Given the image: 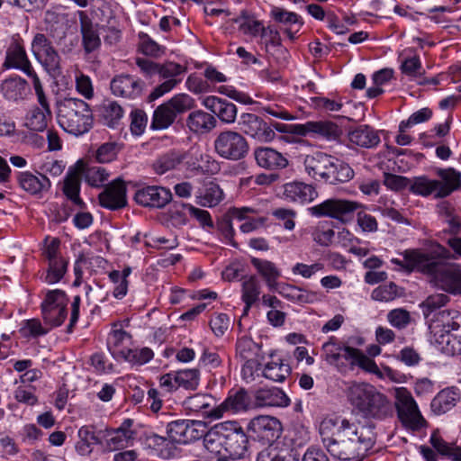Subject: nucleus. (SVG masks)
Instances as JSON below:
<instances>
[{
  "instance_id": "obj_47",
  "label": "nucleus",
  "mask_w": 461,
  "mask_h": 461,
  "mask_svg": "<svg viewBox=\"0 0 461 461\" xmlns=\"http://www.w3.org/2000/svg\"><path fill=\"white\" fill-rule=\"evenodd\" d=\"M50 118V109L34 107L27 114L26 126L32 131H42L47 128L48 120Z\"/></svg>"
},
{
  "instance_id": "obj_18",
  "label": "nucleus",
  "mask_w": 461,
  "mask_h": 461,
  "mask_svg": "<svg viewBox=\"0 0 461 461\" xmlns=\"http://www.w3.org/2000/svg\"><path fill=\"white\" fill-rule=\"evenodd\" d=\"M98 198L101 206L106 209L115 211L123 208L127 204L124 182L120 178L113 180L105 186Z\"/></svg>"
},
{
  "instance_id": "obj_42",
  "label": "nucleus",
  "mask_w": 461,
  "mask_h": 461,
  "mask_svg": "<svg viewBox=\"0 0 461 461\" xmlns=\"http://www.w3.org/2000/svg\"><path fill=\"white\" fill-rule=\"evenodd\" d=\"M232 22L239 25V31L241 33L250 37L260 36L264 27L262 22L257 20L254 16L249 15L246 11H242L240 16L233 18Z\"/></svg>"
},
{
  "instance_id": "obj_57",
  "label": "nucleus",
  "mask_w": 461,
  "mask_h": 461,
  "mask_svg": "<svg viewBox=\"0 0 461 461\" xmlns=\"http://www.w3.org/2000/svg\"><path fill=\"white\" fill-rule=\"evenodd\" d=\"M444 354L448 356L461 355V329L454 331L444 340L436 345Z\"/></svg>"
},
{
  "instance_id": "obj_14",
  "label": "nucleus",
  "mask_w": 461,
  "mask_h": 461,
  "mask_svg": "<svg viewBox=\"0 0 461 461\" xmlns=\"http://www.w3.org/2000/svg\"><path fill=\"white\" fill-rule=\"evenodd\" d=\"M185 72V68L175 62L158 64L157 74L165 81L153 89L149 95L148 100L152 102L173 90L181 82V79L176 77Z\"/></svg>"
},
{
  "instance_id": "obj_53",
  "label": "nucleus",
  "mask_w": 461,
  "mask_h": 461,
  "mask_svg": "<svg viewBox=\"0 0 461 461\" xmlns=\"http://www.w3.org/2000/svg\"><path fill=\"white\" fill-rule=\"evenodd\" d=\"M123 110L122 106L114 101H108L101 107V118L108 127H115L122 118Z\"/></svg>"
},
{
  "instance_id": "obj_19",
  "label": "nucleus",
  "mask_w": 461,
  "mask_h": 461,
  "mask_svg": "<svg viewBox=\"0 0 461 461\" xmlns=\"http://www.w3.org/2000/svg\"><path fill=\"white\" fill-rule=\"evenodd\" d=\"M144 83L131 75H119L113 78L110 84L113 94L123 98L135 99L140 96Z\"/></svg>"
},
{
  "instance_id": "obj_7",
  "label": "nucleus",
  "mask_w": 461,
  "mask_h": 461,
  "mask_svg": "<svg viewBox=\"0 0 461 461\" xmlns=\"http://www.w3.org/2000/svg\"><path fill=\"white\" fill-rule=\"evenodd\" d=\"M362 205L354 201L327 199L309 208V212L315 217H329L342 222H348L353 219L355 212Z\"/></svg>"
},
{
  "instance_id": "obj_46",
  "label": "nucleus",
  "mask_w": 461,
  "mask_h": 461,
  "mask_svg": "<svg viewBox=\"0 0 461 461\" xmlns=\"http://www.w3.org/2000/svg\"><path fill=\"white\" fill-rule=\"evenodd\" d=\"M291 366L289 364L285 363L283 360L268 362L263 370V375L267 379L274 382L282 383L291 374Z\"/></svg>"
},
{
  "instance_id": "obj_24",
  "label": "nucleus",
  "mask_w": 461,
  "mask_h": 461,
  "mask_svg": "<svg viewBox=\"0 0 461 461\" xmlns=\"http://www.w3.org/2000/svg\"><path fill=\"white\" fill-rule=\"evenodd\" d=\"M203 104L215 114L224 123H233L237 117V106L226 100L217 96H207Z\"/></svg>"
},
{
  "instance_id": "obj_54",
  "label": "nucleus",
  "mask_w": 461,
  "mask_h": 461,
  "mask_svg": "<svg viewBox=\"0 0 461 461\" xmlns=\"http://www.w3.org/2000/svg\"><path fill=\"white\" fill-rule=\"evenodd\" d=\"M80 180L76 172L68 173L64 180L63 193L75 204L82 206L83 201L79 197Z\"/></svg>"
},
{
  "instance_id": "obj_41",
  "label": "nucleus",
  "mask_w": 461,
  "mask_h": 461,
  "mask_svg": "<svg viewBox=\"0 0 461 461\" xmlns=\"http://www.w3.org/2000/svg\"><path fill=\"white\" fill-rule=\"evenodd\" d=\"M241 292V298L245 303L244 312H248L260 294V282L258 277L255 276L245 277L242 281Z\"/></svg>"
},
{
  "instance_id": "obj_50",
  "label": "nucleus",
  "mask_w": 461,
  "mask_h": 461,
  "mask_svg": "<svg viewBox=\"0 0 461 461\" xmlns=\"http://www.w3.org/2000/svg\"><path fill=\"white\" fill-rule=\"evenodd\" d=\"M438 183L436 179H429L425 176L414 177L411 180L410 191L415 194L429 196L432 194L436 196Z\"/></svg>"
},
{
  "instance_id": "obj_10",
  "label": "nucleus",
  "mask_w": 461,
  "mask_h": 461,
  "mask_svg": "<svg viewBox=\"0 0 461 461\" xmlns=\"http://www.w3.org/2000/svg\"><path fill=\"white\" fill-rule=\"evenodd\" d=\"M206 424L201 420H177L167 426L168 438L177 444H188L202 438Z\"/></svg>"
},
{
  "instance_id": "obj_38",
  "label": "nucleus",
  "mask_w": 461,
  "mask_h": 461,
  "mask_svg": "<svg viewBox=\"0 0 461 461\" xmlns=\"http://www.w3.org/2000/svg\"><path fill=\"white\" fill-rule=\"evenodd\" d=\"M250 262L258 273L264 278L267 285L270 289H274L277 279L281 276V272L276 266L271 261L258 258H252Z\"/></svg>"
},
{
  "instance_id": "obj_32",
  "label": "nucleus",
  "mask_w": 461,
  "mask_h": 461,
  "mask_svg": "<svg viewBox=\"0 0 461 461\" xmlns=\"http://www.w3.org/2000/svg\"><path fill=\"white\" fill-rule=\"evenodd\" d=\"M28 91L26 80L20 77H8L2 81L0 85V92L8 101L18 102L23 100Z\"/></svg>"
},
{
  "instance_id": "obj_1",
  "label": "nucleus",
  "mask_w": 461,
  "mask_h": 461,
  "mask_svg": "<svg viewBox=\"0 0 461 461\" xmlns=\"http://www.w3.org/2000/svg\"><path fill=\"white\" fill-rule=\"evenodd\" d=\"M319 433L330 456L343 461L362 458L375 443L374 425L342 416L324 418L320 423Z\"/></svg>"
},
{
  "instance_id": "obj_40",
  "label": "nucleus",
  "mask_w": 461,
  "mask_h": 461,
  "mask_svg": "<svg viewBox=\"0 0 461 461\" xmlns=\"http://www.w3.org/2000/svg\"><path fill=\"white\" fill-rule=\"evenodd\" d=\"M131 335L123 330L121 328V324L114 323L107 339L108 348L113 355L121 357V351L129 349L126 348V344L131 342Z\"/></svg>"
},
{
  "instance_id": "obj_36",
  "label": "nucleus",
  "mask_w": 461,
  "mask_h": 461,
  "mask_svg": "<svg viewBox=\"0 0 461 461\" xmlns=\"http://www.w3.org/2000/svg\"><path fill=\"white\" fill-rule=\"evenodd\" d=\"M76 451L81 456H88L92 453L94 446L100 444V439L95 435V427L91 425L82 426L77 432Z\"/></svg>"
},
{
  "instance_id": "obj_64",
  "label": "nucleus",
  "mask_w": 461,
  "mask_h": 461,
  "mask_svg": "<svg viewBox=\"0 0 461 461\" xmlns=\"http://www.w3.org/2000/svg\"><path fill=\"white\" fill-rule=\"evenodd\" d=\"M257 461H294V458L276 447H267L258 453Z\"/></svg>"
},
{
  "instance_id": "obj_22",
  "label": "nucleus",
  "mask_w": 461,
  "mask_h": 461,
  "mask_svg": "<svg viewBox=\"0 0 461 461\" xmlns=\"http://www.w3.org/2000/svg\"><path fill=\"white\" fill-rule=\"evenodd\" d=\"M80 23V33L82 35V46L86 54L99 50L101 39L97 31V24H95L84 11H78Z\"/></svg>"
},
{
  "instance_id": "obj_60",
  "label": "nucleus",
  "mask_w": 461,
  "mask_h": 461,
  "mask_svg": "<svg viewBox=\"0 0 461 461\" xmlns=\"http://www.w3.org/2000/svg\"><path fill=\"white\" fill-rule=\"evenodd\" d=\"M345 347H341L337 339L334 337L322 345L323 357L330 365L337 366L341 357H344V354L341 355V351H344Z\"/></svg>"
},
{
  "instance_id": "obj_20",
  "label": "nucleus",
  "mask_w": 461,
  "mask_h": 461,
  "mask_svg": "<svg viewBox=\"0 0 461 461\" xmlns=\"http://www.w3.org/2000/svg\"><path fill=\"white\" fill-rule=\"evenodd\" d=\"M4 67L7 68H16L23 73L32 67L28 59L23 41L18 35L13 38L12 42L6 50Z\"/></svg>"
},
{
  "instance_id": "obj_11",
  "label": "nucleus",
  "mask_w": 461,
  "mask_h": 461,
  "mask_svg": "<svg viewBox=\"0 0 461 461\" xmlns=\"http://www.w3.org/2000/svg\"><path fill=\"white\" fill-rule=\"evenodd\" d=\"M31 50L35 59L49 73L60 68V56L50 40L43 33H36L32 41Z\"/></svg>"
},
{
  "instance_id": "obj_48",
  "label": "nucleus",
  "mask_w": 461,
  "mask_h": 461,
  "mask_svg": "<svg viewBox=\"0 0 461 461\" xmlns=\"http://www.w3.org/2000/svg\"><path fill=\"white\" fill-rule=\"evenodd\" d=\"M278 293L288 300L297 303H311L316 294L291 285H283L280 286Z\"/></svg>"
},
{
  "instance_id": "obj_59",
  "label": "nucleus",
  "mask_w": 461,
  "mask_h": 461,
  "mask_svg": "<svg viewBox=\"0 0 461 461\" xmlns=\"http://www.w3.org/2000/svg\"><path fill=\"white\" fill-rule=\"evenodd\" d=\"M400 69L403 75L413 79L420 78L424 74V69L418 55L404 58L402 61Z\"/></svg>"
},
{
  "instance_id": "obj_61",
  "label": "nucleus",
  "mask_w": 461,
  "mask_h": 461,
  "mask_svg": "<svg viewBox=\"0 0 461 461\" xmlns=\"http://www.w3.org/2000/svg\"><path fill=\"white\" fill-rule=\"evenodd\" d=\"M106 169L100 166L87 167L84 171V178L91 186L100 187L108 179Z\"/></svg>"
},
{
  "instance_id": "obj_3",
  "label": "nucleus",
  "mask_w": 461,
  "mask_h": 461,
  "mask_svg": "<svg viewBox=\"0 0 461 461\" xmlns=\"http://www.w3.org/2000/svg\"><path fill=\"white\" fill-rule=\"evenodd\" d=\"M348 398L364 418L384 420L393 416V409L387 396L370 384H353L348 388Z\"/></svg>"
},
{
  "instance_id": "obj_43",
  "label": "nucleus",
  "mask_w": 461,
  "mask_h": 461,
  "mask_svg": "<svg viewBox=\"0 0 461 461\" xmlns=\"http://www.w3.org/2000/svg\"><path fill=\"white\" fill-rule=\"evenodd\" d=\"M214 402V399L212 395L206 393H196L192 396L187 397L184 405L185 409L194 411L200 412L202 411L203 414H206L211 418L210 413L212 412V405Z\"/></svg>"
},
{
  "instance_id": "obj_9",
  "label": "nucleus",
  "mask_w": 461,
  "mask_h": 461,
  "mask_svg": "<svg viewBox=\"0 0 461 461\" xmlns=\"http://www.w3.org/2000/svg\"><path fill=\"white\" fill-rule=\"evenodd\" d=\"M247 432L250 438L264 445H271L281 435L280 420L269 415H258L249 420Z\"/></svg>"
},
{
  "instance_id": "obj_12",
  "label": "nucleus",
  "mask_w": 461,
  "mask_h": 461,
  "mask_svg": "<svg viewBox=\"0 0 461 461\" xmlns=\"http://www.w3.org/2000/svg\"><path fill=\"white\" fill-rule=\"evenodd\" d=\"M225 451L233 459H245L249 456V435L237 421H225Z\"/></svg>"
},
{
  "instance_id": "obj_58",
  "label": "nucleus",
  "mask_w": 461,
  "mask_h": 461,
  "mask_svg": "<svg viewBox=\"0 0 461 461\" xmlns=\"http://www.w3.org/2000/svg\"><path fill=\"white\" fill-rule=\"evenodd\" d=\"M68 267V261L62 258L49 261V267L44 281L48 284H56L64 276Z\"/></svg>"
},
{
  "instance_id": "obj_17",
  "label": "nucleus",
  "mask_w": 461,
  "mask_h": 461,
  "mask_svg": "<svg viewBox=\"0 0 461 461\" xmlns=\"http://www.w3.org/2000/svg\"><path fill=\"white\" fill-rule=\"evenodd\" d=\"M134 200L144 207L163 208L172 200V193L163 186L148 185L136 191Z\"/></svg>"
},
{
  "instance_id": "obj_55",
  "label": "nucleus",
  "mask_w": 461,
  "mask_h": 461,
  "mask_svg": "<svg viewBox=\"0 0 461 461\" xmlns=\"http://www.w3.org/2000/svg\"><path fill=\"white\" fill-rule=\"evenodd\" d=\"M153 357V351L149 348L146 347L142 348H129L127 350L121 351V357L132 365H144L149 362Z\"/></svg>"
},
{
  "instance_id": "obj_8",
  "label": "nucleus",
  "mask_w": 461,
  "mask_h": 461,
  "mask_svg": "<svg viewBox=\"0 0 461 461\" xmlns=\"http://www.w3.org/2000/svg\"><path fill=\"white\" fill-rule=\"evenodd\" d=\"M394 405L402 425L411 429L421 428L425 422L411 393L404 387L395 390Z\"/></svg>"
},
{
  "instance_id": "obj_4",
  "label": "nucleus",
  "mask_w": 461,
  "mask_h": 461,
  "mask_svg": "<svg viewBox=\"0 0 461 461\" xmlns=\"http://www.w3.org/2000/svg\"><path fill=\"white\" fill-rule=\"evenodd\" d=\"M58 122L67 132L80 136L90 131L94 118L87 103L77 98H65L58 105Z\"/></svg>"
},
{
  "instance_id": "obj_26",
  "label": "nucleus",
  "mask_w": 461,
  "mask_h": 461,
  "mask_svg": "<svg viewBox=\"0 0 461 461\" xmlns=\"http://www.w3.org/2000/svg\"><path fill=\"white\" fill-rule=\"evenodd\" d=\"M132 425L133 420L126 419L118 429L113 430L108 435L106 446L110 451L124 448L132 445L135 437V431L131 429Z\"/></svg>"
},
{
  "instance_id": "obj_29",
  "label": "nucleus",
  "mask_w": 461,
  "mask_h": 461,
  "mask_svg": "<svg viewBox=\"0 0 461 461\" xmlns=\"http://www.w3.org/2000/svg\"><path fill=\"white\" fill-rule=\"evenodd\" d=\"M349 141L357 146L366 149H373L380 143V136L377 131L369 125H359L348 132Z\"/></svg>"
},
{
  "instance_id": "obj_13",
  "label": "nucleus",
  "mask_w": 461,
  "mask_h": 461,
  "mask_svg": "<svg viewBox=\"0 0 461 461\" xmlns=\"http://www.w3.org/2000/svg\"><path fill=\"white\" fill-rule=\"evenodd\" d=\"M461 326V312L456 310L439 312L430 325L433 341L436 345L444 340Z\"/></svg>"
},
{
  "instance_id": "obj_56",
  "label": "nucleus",
  "mask_w": 461,
  "mask_h": 461,
  "mask_svg": "<svg viewBox=\"0 0 461 461\" xmlns=\"http://www.w3.org/2000/svg\"><path fill=\"white\" fill-rule=\"evenodd\" d=\"M139 50L145 56L159 58L165 53V47L152 40L147 33H139Z\"/></svg>"
},
{
  "instance_id": "obj_63",
  "label": "nucleus",
  "mask_w": 461,
  "mask_h": 461,
  "mask_svg": "<svg viewBox=\"0 0 461 461\" xmlns=\"http://www.w3.org/2000/svg\"><path fill=\"white\" fill-rule=\"evenodd\" d=\"M41 312L45 323L49 324L51 328L61 325L67 317L66 308L54 309L48 306L42 309Z\"/></svg>"
},
{
  "instance_id": "obj_23",
  "label": "nucleus",
  "mask_w": 461,
  "mask_h": 461,
  "mask_svg": "<svg viewBox=\"0 0 461 461\" xmlns=\"http://www.w3.org/2000/svg\"><path fill=\"white\" fill-rule=\"evenodd\" d=\"M283 196L292 203H306L313 201L318 196V193L312 185L293 181L283 185Z\"/></svg>"
},
{
  "instance_id": "obj_5",
  "label": "nucleus",
  "mask_w": 461,
  "mask_h": 461,
  "mask_svg": "<svg viewBox=\"0 0 461 461\" xmlns=\"http://www.w3.org/2000/svg\"><path fill=\"white\" fill-rule=\"evenodd\" d=\"M194 100L186 94L175 95L168 101L158 105L152 116L150 128L152 130H165L171 126L178 114L192 109Z\"/></svg>"
},
{
  "instance_id": "obj_15",
  "label": "nucleus",
  "mask_w": 461,
  "mask_h": 461,
  "mask_svg": "<svg viewBox=\"0 0 461 461\" xmlns=\"http://www.w3.org/2000/svg\"><path fill=\"white\" fill-rule=\"evenodd\" d=\"M239 125L241 131L259 141L269 142L276 137L272 127L254 113H242Z\"/></svg>"
},
{
  "instance_id": "obj_52",
  "label": "nucleus",
  "mask_w": 461,
  "mask_h": 461,
  "mask_svg": "<svg viewBox=\"0 0 461 461\" xmlns=\"http://www.w3.org/2000/svg\"><path fill=\"white\" fill-rule=\"evenodd\" d=\"M201 380V374L198 368H186L176 371V382L178 387L189 391L198 388Z\"/></svg>"
},
{
  "instance_id": "obj_45",
  "label": "nucleus",
  "mask_w": 461,
  "mask_h": 461,
  "mask_svg": "<svg viewBox=\"0 0 461 461\" xmlns=\"http://www.w3.org/2000/svg\"><path fill=\"white\" fill-rule=\"evenodd\" d=\"M429 442L440 455L446 456L453 461H461V447L454 443H447L438 432L431 434Z\"/></svg>"
},
{
  "instance_id": "obj_30",
  "label": "nucleus",
  "mask_w": 461,
  "mask_h": 461,
  "mask_svg": "<svg viewBox=\"0 0 461 461\" xmlns=\"http://www.w3.org/2000/svg\"><path fill=\"white\" fill-rule=\"evenodd\" d=\"M438 188L436 198H444L461 185V173L452 167L437 170Z\"/></svg>"
},
{
  "instance_id": "obj_39",
  "label": "nucleus",
  "mask_w": 461,
  "mask_h": 461,
  "mask_svg": "<svg viewBox=\"0 0 461 461\" xmlns=\"http://www.w3.org/2000/svg\"><path fill=\"white\" fill-rule=\"evenodd\" d=\"M344 358L349 360L352 366H357L366 372L371 374L380 373L375 362L357 348L346 346L344 348Z\"/></svg>"
},
{
  "instance_id": "obj_2",
  "label": "nucleus",
  "mask_w": 461,
  "mask_h": 461,
  "mask_svg": "<svg viewBox=\"0 0 461 461\" xmlns=\"http://www.w3.org/2000/svg\"><path fill=\"white\" fill-rule=\"evenodd\" d=\"M402 259L391 262L407 271L417 270L431 276L433 285L452 294H461V265L436 260L430 254L418 249H408Z\"/></svg>"
},
{
  "instance_id": "obj_25",
  "label": "nucleus",
  "mask_w": 461,
  "mask_h": 461,
  "mask_svg": "<svg viewBox=\"0 0 461 461\" xmlns=\"http://www.w3.org/2000/svg\"><path fill=\"white\" fill-rule=\"evenodd\" d=\"M254 158L257 164L267 170L283 169L288 166V160L282 153L268 147L257 148Z\"/></svg>"
},
{
  "instance_id": "obj_34",
  "label": "nucleus",
  "mask_w": 461,
  "mask_h": 461,
  "mask_svg": "<svg viewBox=\"0 0 461 461\" xmlns=\"http://www.w3.org/2000/svg\"><path fill=\"white\" fill-rule=\"evenodd\" d=\"M225 421L215 424L209 430L207 429L203 435L204 447L212 454H220L221 449L225 450Z\"/></svg>"
},
{
  "instance_id": "obj_51",
  "label": "nucleus",
  "mask_w": 461,
  "mask_h": 461,
  "mask_svg": "<svg viewBox=\"0 0 461 461\" xmlns=\"http://www.w3.org/2000/svg\"><path fill=\"white\" fill-rule=\"evenodd\" d=\"M184 156L177 151L167 152L159 157L153 164V169L158 175H163L166 172L175 169L179 164L182 163Z\"/></svg>"
},
{
  "instance_id": "obj_21",
  "label": "nucleus",
  "mask_w": 461,
  "mask_h": 461,
  "mask_svg": "<svg viewBox=\"0 0 461 461\" xmlns=\"http://www.w3.org/2000/svg\"><path fill=\"white\" fill-rule=\"evenodd\" d=\"M331 161H334L333 156L317 151L305 156L303 159L304 170L311 177L325 182Z\"/></svg>"
},
{
  "instance_id": "obj_44",
  "label": "nucleus",
  "mask_w": 461,
  "mask_h": 461,
  "mask_svg": "<svg viewBox=\"0 0 461 461\" xmlns=\"http://www.w3.org/2000/svg\"><path fill=\"white\" fill-rule=\"evenodd\" d=\"M236 354L243 361L263 358L261 346L247 337L238 339Z\"/></svg>"
},
{
  "instance_id": "obj_37",
  "label": "nucleus",
  "mask_w": 461,
  "mask_h": 461,
  "mask_svg": "<svg viewBox=\"0 0 461 461\" xmlns=\"http://www.w3.org/2000/svg\"><path fill=\"white\" fill-rule=\"evenodd\" d=\"M354 176V170L348 164L334 157L329 167L325 182L330 185L338 183H346Z\"/></svg>"
},
{
  "instance_id": "obj_31",
  "label": "nucleus",
  "mask_w": 461,
  "mask_h": 461,
  "mask_svg": "<svg viewBox=\"0 0 461 461\" xmlns=\"http://www.w3.org/2000/svg\"><path fill=\"white\" fill-rule=\"evenodd\" d=\"M18 180L20 186L32 194L46 193L51 186L50 179L45 175H33L29 171L20 173Z\"/></svg>"
},
{
  "instance_id": "obj_28",
  "label": "nucleus",
  "mask_w": 461,
  "mask_h": 461,
  "mask_svg": "<svg viewBox=\"0 0 461 461\" xmlns=\"http://www.w3.org/2000/svg\"><path fill=\"white\" fill-rule=\"evenodd\" d=\"M249 397L245 390L240 389L234 394L229 395L219 406L213 408L210 413L211 418L220 419L225 411L237 413L248 409Z\"/></svg>"
},
{
  "instance_id": "obj_33",
  "label": "nucleus",
  "mask_w": 461,
  "mask_h": 461,
  "mask_svg": "<svg viewBox=\"0 0 461 461\" xmlns=\"http://www.w3.org/2000/svg\"><path fill=\"white\" fill-rule=\"evenodd\" d=\"M217 121L213 115L203 110H196L189 113L186 125L191 131L197 134L210 132L216 127Z\"/></svg>"
},
{
  "instance_id": "obj_6",
  "label": "nucleus",
  "mask_w": 461,
  "mask_h": 461,
  "mask_svg": "<svg viewBox=\"0 0 461 461\" xmlns=\"http://www.w3.org/2000/svg\"><path fill=\"white\" fill-rule=\"evenodd\" d=\"M215 152L222 158L240 160L249 152V143L238 131L227 130L220 132L213 142Z\"/></svg>"
},
{
  "instance_id": "obj_62",
  "label": "nucleus",
  "mask_w": 461,
  "mask_h": 461,
  "mask_svg": "<svg viewBox=\"0 0 461 461\" xmlns=\"http://www.w3.org/2000/svg\"><path fill=\"white\" fill-rule=\"evenodd\" d=\"M271 16L275 19L276 22L284 23L285 25H298L301 27L303 25V22L301 17L293 12H288L280 7H274L271 10Z\"/></svg>"
},
{
  "instance_id": "obj_16",
  "label": "nucleus",
  "mask_w": 461,
  "mask_h": 461,
  "mask_svg": "<svg viewBox=\"0 0 461 461\" xmlns=\"http://www.w3.org/2000/svg\"><path fill=\"white\" fill-rule=\"evenodd\" d=\"M292 131L301 136H312L326 140H335L340 133L338 125L329 121H310L302 124H294Z\"/></svg>"
},
{
  "instance_id": "obj_27",
  "label": "nucleus",
  "mask_w": 461,
  "mask_h": 461,
  "mask_svg": "<svg viewBox=\"0 0 461 461\" xmlns=\"http://www.w3.org/2000/svg\"><path fill=\"white\" fill-rule=\"evenodd\" d=\"M255 404L258 407H287L290 399L285 393L277 388H260L254 393Z\"/></svg>"
},
{
  "instance_id": "obj_49",
  "label": "nucleus",
  "mask_w": 461,
  "mask_h": 461,
  "mask_svg": "<svg viewBox=\"0 0 461 461\" xmlns=\"http://www.w3.org/2000/svg\"><path fill=\"white\" fill-rule=\"evenodd\" d=\"M196 198L198 204L204 207H212L221 203L223 198V192L217 184L211 182L205 185L204 190Z\"/></svg>"
},
{
  "instance_id": "obj_35",
  "label": "nucleus",
  "mask_w": 461,
  "mask_h": 461,
  "mask_svg": "<svg viewBox=\"0 0 461 461\" xmlns=\"http://www.w3.org/2000/svg\"><path fill=\"white\" fill-rule=\"evenodd\" d=\"M459 400L460 395L457 390L454 388H446L438 393V394L432 399L430 408L437 415L444 414L455 407Z\"/></svg>"
}]
</instances>
